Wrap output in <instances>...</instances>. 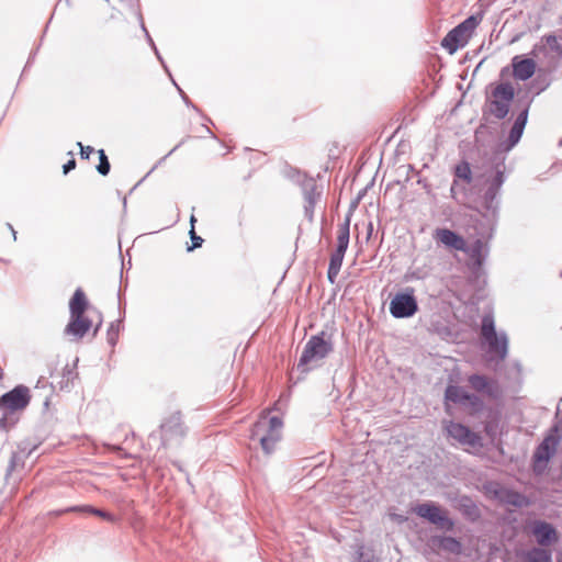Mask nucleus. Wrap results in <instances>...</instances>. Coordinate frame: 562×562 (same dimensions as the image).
I'll use <instances>...</instances> for the list:
<instances>
[{
    "label": "nucleus",
    "instance_id": "25",
    "mask_svg": "<svg viewBox=\"0 0 562 562\" xmlns=\"http://www.w3.org/2000/svg\"><path fill=\"white\" fill-rule=\"evenodd\" d=\"M468 37L462 32H458L456 26L450 30L441 41V46L449 53L454 54L459 48L468 43Z\"/></svg>",
    "mask_w": 562,
    "mask_h": 562
},
{
    "label": "nucleus",
    "instance_id": "30",
    "mask_svg": "<svg viewBox=\"0 0 562 562\" xmlns=\"http://www.w3.org/2000/svg\"><path fill=\"white\" fill-rule=\"evenodd\" d=\"M481 20H482L481 15L472 14V15L468 16L467 19H464L461 23H459L456 26V29L458 30V32H462L464 34V36L469 38L470 35L472 34V32L480 24Z\"/></svg>",
    "mask_w": 562,
    "mask_h": 562
},
{
    "label": "nucleus",
    "instance_id": "6",
    "mask_svg": "<svg viewBox=\"0 0 562 562\" xmlns=\"http://www.w3.org/2000/svg\"><path fill=\"white\" fill-rule=\"evenodd\" d=\"M334 350V344L330 335L322 330L321 333L310 337L304 346L303 352L297 362V370L305 374L311 368L308 364L313 361L325 359Z\"/></svg>",
    "mask_w": 562,
    "mask_h": 562
},
{
    "label": "nucleus",
    "instance_id": "9",
    "mask_svg": "<svg viewBox=\"0 0 562 562\" xmlns=\"http://www.w3.org/2000/svg\"><path fill=\"white\" fill-rule=\"evenodd\" d=\"M482 205L484 209L483 218L487 224V238H492L499 217L501 210V191L492 188H486L482 196Z\"/></svg>",
    "mask_w": 562,
    "mask_h": 562
},
{
    "label": "nucleus",
    "instance_id": "3",
    "mask_svg": "<svg viewBox=\"0 0 562 562\" xmlns=\"http://www.w3.org/2000/svg\"><path fill=\"white\" fill-rule=\"evenodd\" d=\"M31 401L30 389L23 384L0 396V430L8 431L19 422L16 412L23 411Z\"/></svg>",
    "mask_w": 562,
    "mask_h": 562
},
{
    "label": "nucleus",
    "instance_id": "64",
    "mask_svg": "<svg viewBox=\"0 0 562 562\" xmlns=\"http://www.w3.org/2000/svg\"><path fill=\"white\" fill-rule=\"evenodd\" d=\"M484 127H485V124H480V126H479V127H477V130H476V133H479V132H480L482 128H484Z\"/></svg>",
    "mask_w": 562,
    "mask_h": 562
},
{
    "label": "nucleus",
    "instance_id": "18",
    "mask_svg": "<svg viewBox=\"0 0 562 562\" xmlns=\"http://www.w3.org/2000/svg\"><path fill=\"white\" fill-rule=\"evenodd\" d=\"M434 238L451 250H464L465 239L456 231L447 227H438L434 232Z\"/></svg>",
    "mask_w": 562,
    "mask_h": 562
},
{
    "label": "nucleus",
    "instance_id": "53",
    "mask_svg": "<svg viewBox=\"0 0 562 562\" xmlns=\"http://www.w3.org/2000/svg\"><path fill=\"white\" fill-rule=\"evenodd\" d=\"M373 233V224L370 222L368 224V233H367V239H370L371 235Z\"/></svg>",
    "mask_w": 562,
    "mask_h": 562
},
{
    "label": "nucleus",
    "instance_id": "19",
    "mask_svg": "<svg viewBox=\"0 0 562 562\" xmlns=\"http://www.w3.org/2000/svg\"><path fill=\"white\" fill-rule=\"evenodd\" d=\"M92 327V321L86 314H70L65 334L81 339Z\"/></svg>",
    "mask_w": 562,
    "mask_h": 562
},
{
    "label": "nucleus",
    "instance_id": "5",
    "mask_svg": "<svg viewBox=\"0 0 562 562\" xmlns=\"http://www.w3.org/2000/svg\"><path fill=\"white\" fill-rule=\"evenodd\" d=\"M562 440V426L552 425L547 431L542 441L536 447L531 457V469L536 475H542L551 459L557 452V448Z\"/></svg>",
    "mask_w": 562,
    "mask_h": 562
},
{
    "label": "nucleus",
    "instance_id": "52",
    "mask_svg": "<svg viewBox=\"0 0 562 562\" xmlns=\"http://www.w3.org/2000/svg\"><path fill=\"white\" fill-rule=\"evenodd\" d=\"M180 146V144H178L177 146H175L166 156H164L157 165L161 164L168 156H170L173 151H176L178 149V147Z\"/></svg>",
    "mask_w": 562,
    "mask_h": 562
},
{
    "label": "nucleus",
    "instance_id": "11",
    "mask_svg": "<svg viewBox=\"0 0 562 562\" xmlns=\"http://www.w3.org/2000/svg\"><path fill=\"white\" fill-rule=\"evenodd\" d=\"M529 532L535 537L538 546L550 547L558 542L559 532L553 524L543 519H533L528 524Z\"/></svg>",
    "mask_w": 562,
    "mask_h": 562
},
{
    "label": "nucleus",
    "instance_id": "63",
    "mask_svg": "<svg viewBox=\"0 0 562 562\" xmlns=\"http://www.w3.org/2000/svg\"><path fill=\"white\" fill-rule=\"evenodd\" d=\"M557 562H562V552H560L557 557Z\"/></svg>",
    "mask_w": 562,
    "mask_h": 562
},
{
    "label": "nucleus",
    "instance_id": "22",
    "mask_svg": "<svg viewBox=\"0 0 562 562\" xmlns=\"http://www.w3.org/2000/svg\"><path fill=\"white\" fill-rule=\"evenodd\" d=\"M495 496L501 502L517 508H524L530 505V499L525 494L512 488L495 491Z\"/></svg>",
    "mask_w": 562,
    "mask_h": 562
},
{
    "label": "nucleus",
    "instance_id": "60",
    "mask_svg": "<svg viewBox=\"0 0 562 562\" xmlns=\"http://www.w3.org/2000/svg\"><path fill=\"white\" fill-rule=\"evenodd\" d=\"M195 221L196 220H195L194 215H191V217H190L191 227L194 226Z\"/></svg>",
    "mask_w": 562,
    "mask_h": 562
},
{
    "label": "nucleus",
    "instance_id": "61",
    "mask_svg": "<svg viewBox=\"0 0 562 562\" xmlns=\"http://www.w3.org/2000/svg\"><path fill=\"white\" fill-rule=\"evenodd\" d=\"M49 406V397H46L44 401V407L47 408Z\"/></svg>",
    "mask_w": 562,
    "mask_h": 562
},
{
    "label": "nucleus",
    "instance_id": "50",
    "mask_svg": "<svg viewBox=\"0 0 562 562\" xmlns=\"http://www.w3.org/2000/svg\"><path fill=\"white\" fill-rule=\"evenodd\" d=\"M106 448L110 450V451H113V452H122L123 451V448L119 445H106Z\"/></svg>",
    "mask_w": 562,
    "mask_h": 562
},
{
    "label": "nucleus",
    "instance_id": "26",
    "mask_svg": "<svg viewBox=\"0 0 562 562\" xmlns=\"http://www.w3.org/2000/svg\"><path fill=\"white\" fill-rule=\"evenodd\" d=\"M524 562H552V551L547 547H532L521 552Z\"/></svg>",
    "mask_w": 562,
    "mask_h": 562
},
{
    "label": "nucleus",
    "instance_id": "48",
    "mask_svg": "<svg viewBox=\"0 0 562 562\" xmlns=\"http://www.w3.org/2000/svg\"><path fill=\"white\" fill-rule=\"evenodd\" d=\"M182 100H183V102L186 103L187 106H191L195 111H199V109L191 102V100L189 99V97L187 94L182 95Z\"/></svg>",
    "mask_w": 562,
    "mask_h": 562
},
{
    "label": "nucleus",
    "instance_id": "32",
    "mask_svg": "<svg viewBox=\"0 0 562 562\" xmlns=\"http://www.w3.org/2000/svg\"><path fill=\"white\" fill-rule=\"evenodd\" d=\"M498 331H496L495 327V321L492 314H485L482 317L481 323V336L482 339L484 338H491L492 336H495Z\"/></svg>",
    "mask_w": 562,
    "mask_h": 562
},
{
    "label": "nucleus",
    "instance_id": "28",
    "mask_svg": "<svg viewBox=\"0 0 562 562\" xmlns=\"http://www.w3.org/2000/svg\"><path fill=\"white\" fill-rule=\"evenodd\" d=\"M89 305L85 291L78 288L69 300V314H86Z\"/></svg>",
    "mask_w": 562,
    "mask_h": 562
},
{
    "label": "nucleus",
    "instance_id": "20",
    "mask_svg": "<svg viewBox=\"0 0 562 562\" xmlns=\"http://www.w3.org/2000/svg\"><path fill=\"white\" fill-rule=\"evenodd\" d=\"M429 541H430L431 546H434L445 552H448V553H451L454 555H459L462 553L463 546L459 538H456L452 536H446V535H435V536H431Z\"/></svg>",
    "mask_w": 562,
    "mask_h": 562
},
{
    "label": "nucleus",
    "instance_id": "49",
    "mask_svg": "<svg viewBox=\"0 0 562 562\" xmlns=\"http://www.w3.org/2000/svg\"><path fill=\"white\" fill-rule=\"evenodd\" d=\"M14 467H15V453H13L10 459V463L8 465L7 472L11 473L14 470Z\"/></svg>",
    "mask_w": 562,
    "mask_h": 562
},
{
    "label": "nucleus",
    "instance_id": "17",
    "mask_svg": "<svg viewBox=\"0 0 562 562\" xmlns=\"http://www.w3.org/2000/svg\"><path fill=\"white\" fill-rule=\"evenodd\" d=\"M537 64L525 55H516L512 58L513 76L515 79L526 81L536 72Z\"/></svg>",
    "mask_w": 562,
    "mask_h": 562
},
{
    "label": "nucleus",
    "instance_id": "34",
    "mask_svg": "<svg viewBox=\"0 0 562 562\" xmlns=\"http://www.w3.org/2000/svg\"><path fill=\"white\" fill-rule=\"evenodd\" d=\"M97 153L99 156V164L97 165L95 169L101 176L105 177L110 173L111 164L104 149H99Z\"/></svg>",
    "mask_w": 562,
    "mask_h": 562
},
{
    "label": "nucleus",
    "instance_id": "21",
    "mask_svg": "<svg viewBox=\"0 0 562 562\" xmlns=\"http://www.w3.org/2000/svg\"><path fill=\"white\" fill-rule=\"evenodd\" d=\"M457 508L469 522H477L482 517L477 504L468 495L460 496Z\"/></svg>",
    "mask_w": 562,
    "mask_h": 562
},
{
    "label": "nucleus",
    "instance_id": "46",
    "mask_svg": "<svg viewBox=\"0 0 562 562\" xmlns=\"http://www.w3.org/2000/svg\"><path fill=\"white\" fill-rule=\"evenodd\" d=\"M338 273L339 271L337 270L327 269V280L330 284H335Z\"/></svg>",
    "mask_w": 562,
    "mask_h": 562
},
{
    "label": "nucleus",
    "instance_id": "40",
    "mask_svg": "<svg viewBox=\"0 0 562 562\" xmlns=\"http://www.w3.org/2000/svg\"><path fill=\"white\" fill-rule=\"evenodd\" d=\"M468 268L470 270V280L471 281H479L485 274L483 267H480L476 270L475 266H473V263H468Z\"/></svg>",
    "mask_w": 562,
    "mask_h": 562
},
{
    "label": "nucleus",
    "instance_id": "56",
    "mask_svg": "<svg viewBox=\"0 0 562 562\" xmlns=\"http://www.w3.org/2000/svg\"><path fill=\"white\" fill-rule=\"evenodd\" d=\"M138 16H139V21H140L142 30H143L145 33H146V32H148V31H147V29H146V26H145V24H144V21H143V16H142V14L139 13V14H138Z\"/></svg>",
    "mask_w": 562,
    "mask_h": 562
},
{
    "label": "nucleus",
    "instance_id": "23",
    "mask_svg": "<svg viewBox=\"0 0 562 562\" xmlns=\"http://www.w3.org/2000/svg\"><path fill=\"white\" fill-rule=\"evenodd\" d=\"M283 426V422L279 416H262L255 425L251 434L254 439L258 436L259 431L267 430V434L280 435V430Z\"/></svg>",
    "mask_w": 562,
    "mask_h": 562
},
{
    "label": "nucleus",
    "instance_id": "44",
    "mask_svg": "<svg viewBox=\"0 0 562 562\" xmlns=\"http://www.w3.org/2000/svg\"><path fill=\"white\" fill-rule=\"evenodd\" d=\"M146 38H147L148 44L150 45V47H151V48H153V50L155 52V55L157 56V58L159 59V61L161 63V65L164 66V68L168 71L167 66L165 65L164 59H162V57H161V55H160L159 50H158V49H157V47H156L155 42L153 41V38H151V36L149 35V33H148V32H146Z\"/></svg>",
    "mask_w": 562,
    "mask_h": 562
},
{
    "label": "nucleus",
    "instance_id": "2",
    "mask_svg": "<svg viewBox=\"0 0 562 562\" xmlns=\"http://www.w3.org/2000/svg\"><path fill=\"white\" fill-rule=\"evenodd\" d=\"M543 90L544 87L538 88L532 94L531 91H526L522 94H518L517 99L515 100L514 86L508 81L501 82L492 91L493 99L487 101L486 105L483 108L482 120L487 121V115H493L497 120H504L508 115L510 111V104L514 101L515 109H517L519 113L520 109L516 106L517 100L519 98L528 94L533 99V95L539 94Z\"/></svg>",
    "mask_w": 562,
    "mask_h": 562
},
{
    "label": "nucleus",
    "instance_id": "43",
    "mask_svg": "<svg viewBox=\"0 0 562 562\" xmlns=\"http://www.w3.org/2000/svg\"><path fill=\"white\" fill-rule=\"evenodd\" d=\"M77 146L80 148V158L89 159L90 155L94 151V148L91 146H85L81 142L77 143Z\"/></svg>",
    "mask_w": 562,
    "mask_h": 562
},
{
    "label": "nucleus",
    "instance_id": "57",
    "mask_svg": "<svg viewBox=\"0 0 562 562\" xmlns=\"http://www.w3.org/2000/svg\"><path fill=\"white\" fill-rule=\"evenodd\" d=\"M172 82H173V85L176 86V88L178 89V91H179V93H180V95H181V97H182L183 94H186V93L182 91V89H181V88L176 83V81H175L173 79H172Z\"/></svg>",
    "mask_w": 562,
    "mask_h": 562
},
{
    "label": "nucleus",
    "instance_id": "16",
    "mask_svg": "<svg viewBox=\"0 0 562 562\" xmlns=\"http://www.w3.org/2000/svg\"><path fill=\"white\" fill-rule=\"evenodd\" d=\"M487 345V353L491 360H504L508 353V337L505 331H499L491 338H484Z\"/></svg>",
    "mask_w": 562,
    "mask_h": 562
},
{
    "label": "nucleus",
    "instance_id": "10",
    "mask_svg": "<svg viewBox=\"0 0 562 562\" xmlns=\"http://www.w3.org/2000/svg\"><path fill=\"white\" fill-rule=\"evenodd\" d=\"M445 429L449 437L463 446L473 448L483 446L482 437L462 423L449 420L446 423Z\"/></svg>",
    "mask_w": 562,
    "mask_h": 562
},
{
    "label": "nucleus",
    "instance_id": "55",
    "mask_svg": "<svg viewBox=\"0 0 562 562\" xmlns=\"http://www.w3.org/2000/svg\"><path fill=\"white\" fill-rule=\"evenodd\" d=\"M102 326V321H100L95 326H94V329H93V336H97L98 331L100 330Z\"/></svg>",
    "mask_w": 562,
    "mask_h": 562
},
{
    "label": "nucleus",
    "instance_id": "12",
    "mask_svg": "<svg viewBox=\"0 0 562 562\" xmlns=\"http://www.w3.org/2000/svg\"><path fill=\"white\" fill-rule=\"evenodd\" d=\"M293 175L297 177V182L301 183L303 188L304 195V215L308 220V222H313L314 220V209L316 205L317 199L321 196V193L316 191V183L313 179L304 178L301 182V172L297 169H294Z\"/></svg>",
    "mask_w": 562,
    "mask_h": 562
},
{
    "label": "nucleus",
    "instance_id": "27",
    "mask_svg": "<svg viewBox=\"0 0 562 562\" xmlns=\"http://www.w3.org/2000/svg\"><path fill=\"white\" fill-rule=\"evenodd\" d=\"M350 222H351V210L345 216L344 222L339 225L337 245L335 250L346 252L349 246L350 238Z\"/></svg>",
    "mask_w": 562,
    "mask_h": 562
},
{
    "label": "nucleus",
    "instance_id": "58",
    "mask_svg": "<svg viewBox=\"0 0 562 562\" xmlns=\"http://www.w3.org/2000/svg\"><path fill=\"white\" fill-rule=\"evenodd\" d=\"M508 72V67H504L501 70V77H504Z\"/></svg>",
    "mask_w": 562,
    "mask_h": 562
},
{
    "label": "nucleus",
    "instance_id": "7",
    "mask_svg": "<svg viewBox=\"0 0 562 562\" xmlns=\"http://www.w3.org/2000/svg\"><path fill=\"white\" fill-rule=\"evenodd\" d=\"M413 512L440 530L446 532H452L454 530L456 521L449 517L448 510L432 501L416 505Z\"/></svg>",
    "mask_w": 562,
    "mask_h": 562
},
{
    "label": "nucleus",
    "instance_id": "37",
    "mask_svg": "<svg viewBox=\"0 0 562 562\" xmlns=\"http://www.w3.org/2000/svg\"><path fill=\"white\" fill-rule=\"evenodd\" d=\"M189 235H190L192 245L188 246L187 250L193 251L194 249L200 248L202 246L204 239L195 233L194 226L191 227Z\"/></svg>",
    "mask_w": 562,
    "mask_h": 562
},
{
    "label": "nucleus",
    "instance_id": "54",
    "mask_svg": "<svg viewBox=\"0 0 562 562\" xmlns=\"http://www.w3.org/2000/svg\"><path fill=\"white\" fill-rule=\"evenodd\" d=\"M7 227L10 229V233H12L13 239L16 240V232L13 226L10 223H7Z\"/></svg>",
    "mask_w": 562,
    "mask_h": 562
},
{
    "label": "nucleus",
    "instance_id": "39",
    "mask_svg": "<svg viewBox=\"0 0 562 562\" xmlns=\"http://www.w3.org/2000/svg\"><path fill=\"white\" fill-rule=\"evenodd\" d=\"M40 443H32L30 440H23L19 445V449L21 452L26 453V457L31 456L34 450L37 449Z\"/></svg>",
    "mask_w": 562,
    "mask_h": 562
},
{
    "label": "nucleus",
    "instance_id": "14",
    "mask_svg": "<svg viewBox=\"0 0 562 562\" xmlns=\"http://www.w3.org/2000/svg\"><path fill=\"white\" fill-rule=\"evenodd\" d=\"M482 237L487 238V233ZM461 251L468 255L470 259L469 263H473L477 270L480 267L484 266L490 254V247L486 240H483V238H476L471 245L465 241L464 250Z\"/></svg>",
    "mask_w": 562,
    "mask_h": 562
},
{
    "label": "nucleus",
    "instance_id": "1",
    "mask_svg": "<svg viewBox=\"0 0 562 562\" xmlns=\"http://www.w3.org/2000/svg\"><path fill=\"white\" fill-rule=\"evenodd\" d=\"M532 103V98L528 94L517 100L516 106L520 109L519 114L516 116L514 124L510 127L509 134L501 145V148L496 149L491 157V165L494 169V175L487 179L488 188L499 190L502 189L506 176H505V160L506 153L512 150L521 139L526 124L528 122L529 110Z\"/></svg>",
    "mask_w": 562,
    "mask_h": 562
},
{
    "label": "nucleus",
    "instance_id": "35",
    "mask_svg": "<svg viewBox=\"0 0 562 562\" xmlns=\"http://www.w3.org/2000/svg\"><path fill=\"white\" fill-rule=\"evenodd\" d=\"M120 321L112 322L106 330L108 344L114 347L119 340Z\"/></svg>",
    "mask_w": 562,
    "mask_h": 562
},
{
    "label": "nucleus",
    "instance_id": "45",
    "mask_svg": "<svg viewBox=\"0 0 562 562\" xmlns=\"http://www.w3.org/2000/svg\"><path fill=\"white\" fill-rule=\"evenodd\" d=\"M76 159L72 157L63 166L64 175H68L71 170L76 168Z\"/></svg>",
    "mask_w": 562,
    "mask_h": 562
},
{
    "label": "nucleus",
    "instance_id": "62",
    "mask_svg": "<svg viewBox=\"0 0 562 562\" xmlns=\"http://www.w3.org/2000/svg\"><path fill=\"white\" fill-rule=\"evenodd\" d=\"M515 367H516V369H517V371H518V372H520V371H521V366H520V363H519V362H516V363H515Z\"/></svg>",
    "mask_w": 562,
    "mask_h": 562
},
{
    "label": "nucleus",
    "instance_id": "24",
    "mask_svg": "<svg viewBox=\"0 0 562 562\" xmlns=\"http://www.w3.org/2000/svg\"><path fill=\"white\" fill-rule=\"evenodd\" d=\"M67 513L90 514V515L98 516L108 521L115 520V517L111 513L105 512L100 508H97L92 505H74V506H69V507H66V508L55 512L56 515H61V514H67Z\"/></svg>",
    "mask_w": 562,
    "mask_h": 562
},
{
    "label": "nucleus",
    "instance_id": "59",
    "mask_svg": "<svg viewBox=\"0 0 562 562\" xmlns=\"http://www.w3.org/2000/svg\"><path fill=\"white\" fill-rule=\"evenodd\" d=\"M395 519L400 522H403L405 518L403 516L395 515Z\"/></svg>",
    "mask_w": 562,
    "mask_h": 562
},
{
    "label": "nucleus",
    "instance_id": "38",
    "mask_svg": "<svg viewBox=\"0 0 562 562\" xmlns=\"http://www.w3.org/2000/svg\"><path fill=\"white\" fill-rule=\"evenodd\" d=\"M465 191H467L465 187L461 186L459 183V180L453 178V181H452L451 188H450L451 198L454 200H458V195L465 194Z\"/></svg>",
    "mask_w": 562,
    "mask_h": 562
},
{
    "label": "nucleus",
    "instance_id": "8",
    "mask_svg": "<svg viewBox=\"0 0 562 562\" xmlns=\"http://www.w3.org/2000/svg\"><path fill=\"white\" fill-rule=\"evenodd\" d=\"M389 312L396 319L413 317L418 312L414 288L406 286L397 291L390 301Z\"/></svg>",
    "mask_w": 562,
    "mask_h": 562
},
{
    "label": "nucleus",
    "instance_id": "29",
    "mask_svg": "<svg viewBox=\"0 0 562 562\" xmlns=\"http://www.w3.org/2000/svg\"><path fill=\"white\" fill-rule=\"evenodd\" d=\"M454 179L461 180L467 184H471L473 180V173L471 169V165L467 160H461L453 168Z\"/></svg>",
    "mask_w": 562,
    "mask_h": 562
},
{
    "label": "nucleus",
    "instance_id": "42",
    "mask_svg": "<svg viewBox=\"0 0 562 562\" xmlns=\"http://www.w3.org/2000/svg\"><path fill=\"white\" fill-rule=\"evenodd\" d=\"M544 40L551 50L559 52L561 49V46H560L555 35H553V34L547 35V36H544Z\"/></svg>",
    "mask_w": 562,
    "mask_h": 562
},
{
    "label": "nucleus",
    "instance_id": "36",
    "mask_svg": "<svg viewBox=\"0 0 562 562\" xmlns=\"http://www.w3.org/2000/svg\"><path fill=\"white\" fill-rule=\"evenodd\" d=\"M345 254L346 252L344 251L334 250V252L330 255L328 268L340 271Z\"/></svg>",
    "mask_w": 562,
    "mask_h": 562
},
{
    "label": "nucleus",
    "instance_id": "51",
    "mask_svg": "<svg viewBox=\"0 0 562 562\" xmlns=\"http://www.w3.org/2000/svg\"><path fill=\"white\" fill-rule=\"evenodd\" d=\"M357 558H358V562H374L373 560L371 559H368V560H362L363 558V551L362 549H359L358 552H357Z\"/></svg>",
    "mask_w": 562,
    "mask_h": 562
},
{
    "label": "nucleus",
    "instance_id": "47",
    "mask_svg": "<svg viewBox=\"0 0 562 562\" xmlns=\"http://www.w3.org/2000/svg\"><path fill=\"white\" fill-rule=\"evenodd\" d=\"M366 191H367V188L363 189L362 191H360L358 193V196L357 199L351 203L349 210H351V213L353 212V209L357 207V204L359 203V201L363 198V195L366 194Z\"/></svg>",
    "mask_w": 562,
    "mask_h": 562
},
{
    "label": "nucleus",
    "instance_id": "15",
    "mask_svg": "<svg viewBox=\"0 0 562 562\" xmlns=\"http://www.w3.org/2000/svg\"><path fill=\"white\" fill-rule=\"evenodd\" d=\"M468 382L476 392L483 393L494 400L501 397L502 392L498 383L488 379L486 375L473 373L468 376Z\"/></svg>",
    "mask_w": 562,
    "mask_h": 562
},
{
    "label": "nucleus",
    "instance_id": "4",
    "mask_svg": "<svg viewBox=\"0 0 562 562\" xmlns=\"http://www.w3.org/2000/svg\"><path fill=\"white\" fill-rule=\"evenodd\" d=\"M443 411L447 415H453V406L459 405L468 411L471 416L481 414L485 404L476 394L468 392L463 386L449 382L443 393Z\"/></svg>",
    "mask_w": 562,
    "mask_h": 562
},
{
    "label": "nucleus",
    "instance_id": "33",
    "mask_svg": "<svg viewBox=\"0 0 562 562\" xmlns=\"http://www.w3.org/2000/svg\"><path fill=\"white\" fill-rule=\"evenodd\" d=\"M281 435H271V434H265L259 438V442L261 446V449L266 454H271L274 449L277 442L280 440Z\"/></svg>",
    "mask_w": 562,
    "mask_h": 562
},
{
    "label": "nucleus",
    "instance_id": "31",
    "mask_svg": "<svg viewBox=\"0 0 562 562\" xmlns=\"http://www.w3.org/2000/svg\"><path fill=\"white\" fill-rule=\"evenodd\" d=\"M78 361L79 360L77 358L72 366L66 364L64 367V369H63V380L60 381V389L61 390L70 389V386H72L74 379L78 376V372L76 371Z\"/></svg>",
    "mask_w": 562,
    "mask_h": 562
},
{
    "label": "nucleus",
    "instance_id": "41",
    "mask_svg": "<svg viewBox=\"0 0 562 562\" xmlns=\"http://www.w3.org/2000/svg\"><path fill=\"white\" fill-rule=\"evenodd\" d=\"M498 426V422L496 419H491L485 422L484 424V431L487 436L493 438L496 434V428Z\"/></svg>",
    "mask_w": 562,
    "mask_h": 562
},
{
    "label": "nucleus",
    "instance_id": "13",
    "mask_svg": "<svg viewBox=\"0 0 562 562\" xmlns=\"http://www.w3.org/2000/svg\"><path fill=\"white\" fill-rule=\"evenodd\" d=\"M161 429V441L166 446L167 442L182 438L186 435V429L181 419V413L175 412L171 414L160 426Z\"/></svg>",
    "mask_w": 562,
    "mask_h": 562
}]
</instances>
